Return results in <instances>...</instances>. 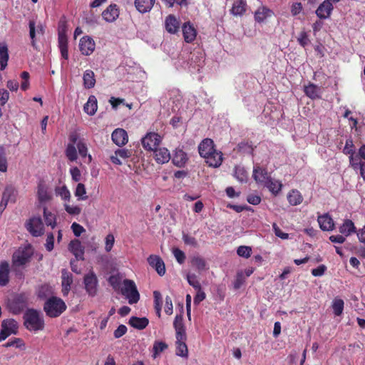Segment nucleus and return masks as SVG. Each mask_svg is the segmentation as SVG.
Returning a JSON list of instances; mask_svg holds the SVG:
<instances>
[{
  "label": "nucleus",
  "instance_id": "nucleus-45",
  "mask_svg": "<svg viewBox=\"0 0 365 365\" xmlns=\"http://www.w3.org/2000/svg\"><path fill=\"white\" fill-rule=\"evenodd\" d=\"M331 308L333 313L336 316H340L343 313L344 309V300L341 299H334L331 304Z\"/></svg>",
  "mask_w": 365,
  "mask_h": 365
},
{
  "label": "nucleus",
  "instance_id": "nucleus-44",
  "mask_svg": "<svg viewBox=\"0 0 365 365\" xmlns=\"http://www.w3.org/2000/svg\"><path fill=\"white\" fill-rule=\"evenodd\" d=\"M272 11L266 8V7H262L257 10V11L255 14V19L258 23L264 21L265 18L268 16H270L272 14Z\"/></svg>",
  "mask_w": 365,
  "mask_h": 365
},
{
  "label": "nucleus",
  "instance_id": "nucleus-48",
  "mask_svg": "<svg viewBox=\"0 0 365 365\" xmlns=\"http://www.w3.org/2000/svg\"><path fill=\"white\" fill-rule=\"evenodd\" d=\"M234 177L240 182H246L247 176L245 168L239 165L235 166Z\"/></svg>",
  "mask_w": 365,
  "mask_h": 365
},
{
  "label": "nucleus",
  "instance_id": "nucleus-5",
  "mask_svg": "<svg viewBox=\"0 0 365 365\" xmlns=\"http://www.w3.org/2000/svg\"><path fill=\"white\" fill-rule=\"evenodd\" d=\"M121 293L128 299V303L130 304L137 303L140 299V294L137 287L132 280L125 279L123 281Z\"/></svg>",
  "mask_w": 365,
  "mask_h": 365
},
{
  "label": "nucleus",
  "instance_id": "nucleus-24",
  "mask_svg": "<svg viewBox=\"0 0 365 365\" xmlns=\"http://www.w3.org/2000/svg\"><path fill=\"white\" fill-rule=\"evenodd\" d=\"M215 149L214 141L211 138H205L198 147L199 153L202 158L210 154Z\"/></svg>",
  "mask_w": 365,
  "mask_h": 365
},
{
  "label": "nucleus",
  "instance_id": "nucleus-55",
  "mask_svg": "<svg viewBox=\"0 0 365 365\" xmlns=\"http://www.w3.org/2000/svg\"><path fill=\"white\" fill-rule=\"evenodd\" d=\"M237 253L239 256L248 258L250 257L252 253V249L247 245H240L237 250Z\"/></svg>",
  "mask_w": 365,
  "mask_h": 365
},
{
  "label": "nucleus",
  "instance_id": "nucleus-34",
  "mask_svg": "<svg viewBox=\"0 0 365 365\" xmlns=\"http://www.w3.org/2000/svg\"><path fill=\"white\" fill-rule=\"evenodd\" d=\"M304 92L307 97L312 100L320 98L319 88L314 83H309L304 87Z\"/></svg>",
  "mask_w": 365,
  "mask_h": 365
},
{
  "label": "nucleus",
  "instance_id": "nucleus-54",
  "mask_svg": "<svg viewBox=\"0 0 365 365\" xmlns=\"http://www.w3.org/2000/svg\"><path fill=\"white\" fill-rule=\"evenodd\" d=\"M173 254L176 260L178 261V263H179L180 264H182L185 263V261L186 259V255L184 252H182L178 248H174L173 250Z\"/></svg>",
  "mask_w": 365,
  "mask_h": 365
},
{
  "label": "nucleus",
  "instance_id": "nucleus-56",
  "mask_svg": "<svg viewBox=\"0 0 365 365\" xmlns=\"http://www.w3.org/2000/svg\"><path fill=\"white\" fill-rule=\"evenodd\" d=\"M86 194V189L85 188L84 184L81 182L78 183L75 190V195L76 197H81V199L85 200L87 198V196L85 195Z\"/></svg>",
  "mask_w": 365,
  "mask_h": 365
},
{
  "label": "nucleus",
  "instance_id": "nucleus-57",
  "mask_svg": "<svg viewBox=\"0 0 365 365\" xmlns=\"http://www.w3.org/2000/svg\"><path fill=\"white\" fill-rule=\"evenodd\" d=\"M245 283V275L242 272L237 273L233 287L235 289H240L242 285Z\"/></svg>",
  "mask_w": 365,
  "mask_h": 365
},
{
  "label": "nucleus",
  "instance_id": "nucleus-36",
  "mask_svg": "<svg viewBox=\"0 0 365 365\" xmlns=\"http://www.w3.org/2000/svg\"><path fill=\"white\" fill-rule=\"evenodd\" d=\"M288 202L292 206L300 205L303 202V196L301 192L297 190H292L288 193Z\"/></svg>",
  "mask_w": 365,
  "mask_h": 365
},
{
  "label": "nucleus",
  "instance_id": "nucleus-46",
  "mask_svg": "<svg viewBox=\"0 0 365 365\" xmlns=\"http://www.w3.org/2000/svg\"><path fill=\"white\" fill-rule=\"evenodd\" d=\"M65 154L66 158L71 162L76 161L78 158V153L75 145L68 144Z\"/></svg>",
  "mask_w": 365,
  "mask_h": 365
},
{
  "label": "nucleus",
  "instance_id": "nucleus-38",
  "mask_svg": "<svg viewBox=\"0 0 365 365\" xmlns=\"http://www.w3.org/2000/svg\"><path fill=\"white\" fill-rule=\"evenodd\" d=\"M339 232L345 236H349L351 233H355L356 227L351 220H345L344 223L339 227Z\"/></svg>",
  "mask_w": 365,
  "mask_h": 365
},
{
  "label": "nucleus",
  "instance_id": "nucleus-60",
  "mask_svg": "<svg viewBox=\"0 0 365 365\" xmlns=\"http://www.w3.org/2000/svg\"><path fill=\"white\" fill-rule=\"evenodd\" d=\"M54 241H55V237H54L53 234V233L48 234L46 240V243H45V247L47 251L51 252L53 250Z\"/></svg>",
  "mask_w": 365,
  "mask_h": 365
},
{
  "label": "nucleus",
  "instance_id": "nucleus-12",
  "mask_svg": "<svg viewBox=\"0 0 365 365\" xmlns=\"http://www.w3.org/2000/svg\"><path fill=\"white\" fill-rule=\"evenodd\" d=\"M147 261L148 264L155 269L160 276H163L165 274L166 269L165 263L159 255H150L147 258Z\"/></svg>",
  "mask_w": 365,
  "mask_h": 365
},
{
  "label": "nucleus",
  "instance_id": "nucleus-14",
  "mask_svg": "<svg viewBox=\"0 0 365 365\" xmlns=\"http://www.w3.org/2000/svg\"><path fill=\"white\" fill-rule=\"evenodd\" d=\"M119 9L117 5L108 6L101 14L103 19L108 23L114 22L119 16Z\"/></svg>",
  "mask_w": 365,
  "mask_h": 365
},
{
  "label": "nucleus",
  "instance_id": "nucleus-49",
  "mask_svg": "<svg viewBox=\"0 0 365 365\" xmlns=\"http://www.w3.org/2000/svg\"><path fill=\"white\" fill-rule=\"evenodd\" d=\"M76 146H77V149H78V151L81 157L83 158H85L87 156L88 158V163L91 162L92 157H91V155H90V154L87 153L88 148L86 146V143H84V142H83V141H81V140H80L78 141V143H77Z\"/></svg>",
  "mask_w": 365,
  "mask_h": 365
},
{
  "label": "nucleus",
  "instance_id": "nucleus-10",
  "mask_svg": "<svg viewBox=\"0 0 365 365\" xmlns=\"http://www.w3.org/2000/svg\"><path fill=\"white\" fill-rule=\"evenodd\" d=\"M29 37L31 38V44L34 48H36V36H43L44 27L42 24H36L33 20L29 22Z\"/></svg>",
  "mask_w": 365,
  "mask_h": 365
},
{
  "label": "nucleus",
  "instance_id": "nucleus-28",
  "mask_svg": "<svg viewBox=\"0 0 365 365\" xmlns=\"http://www.w3.org/2000/svg\"><path fill=\"white\" fill-rule=\"evenodd\" d=\"M9 59V48L6 42H0V69L4 70Z\"/></svg>",
  "mask_w": 365,
  "mask_h": 365
},
{
  "label": "nucleus",
  "instance_id": "nucleus-47",
  "mask_svg": "<svg viewBox=\"0 0 365 365\" xmlns=\"http://www.w3.org/2000/svg\"><path fill=\"white\" fill-rule=\"evenodd\" d=\"M168 347V344L163 341H157L154 343L153 347V357L156 359L158 355Z\"/></svg>",
  "mask_w": 365,
  "mask_h": 365
},
{
  "label": "nucleus",
  "instance_id": "nucleus-39",
  "mask_svg": "<svg viewBox=\"0 0 365 365\" xmlns=\"http://www.w3.org/2000/svg\"><path fill=\"white\" fill-rule=\"evenodd\" d=\"M247 3L245 0H237L233 3L231 13L234 15H242L246 12Z\"/></svg>",
  "mask_w": 365,
  "mask_h": 365
},
{
  "label": "nucleus",
  "instance_id": "nucleus-15",
  "mask_svg": "<svg viewBox=\"0 0 365 365\" xmlns=\"http://www.w3.org/2000/svg\"><path fill=\"white\" fill-rule=\"evenodd\" d=\"M112 140L118 146H123L128 142V133L121 128H117L112 133Z\"/></svg>",
  "mask_w": 365,
  "mask_h": 365
},
{
  "label": "nucleus",
  "instance_id": "nucleus-40",
  "mask_svg": "<svg viewBox=\"0 0 365 365\" xmlns=\"http://www.w3.org/2000/svg\"><path fill=\"white\" fill-rule=\"evenodd\" d=\"M264 186L274 195H277L282 190V184L280 181L272 179L271 177L265 183Z\"/></svg>",
  "mask_w": 365,
  "mask_h": 365
},
{
  "label": "nucleus",
  "instance_id": "nucleus-30",
  "mask_svg": "<svg viewBox=\"0 0 365 365\" xmlns=\"http://www.w3.org/2000/svg\"><path fill=\"white\" fill-rule=\"evenodd\" d=\"M72 282L73 278L71 274L66 271L63 272L61 277V285L63 296H66L69 293Z\"/></svg>",
  "mask_w": 365,
  "mask_h": 365
},
{
  "label": "nucleus",
  "instance_id": "nucleus-52",
  "mask_svg": "<svg viewBox=\"0 0 365 365\" xmlns=\"http://www.w3.org/2000/svg\"><path fill=\"white\" fill-rule=\"evenodd\" d=\"M56 194L61 196L64 200H69L71 198V192L66 187V185L56 188Z\"/></svg>",
  "mask_w": 365,
  "mask_h": 365
},
{
  "label": "nucleus",
  "instance_id": "nucleus-19",
  "mask_svg": "<svg viewBox=\"0 0 365 365\" xmlns=\"http://www.w3.org/2000/svg\"><path fill=\"white\" fill-rule=\"evenodd\" d=\"M317 222L322 230H331L334 227V221L329 213L318 215Z\"/></svg>",
  "mask_w": 365,
  "mask_h": 365
},
{
  "label": "nucleus",
  "instance_id": "nucleus-61",
  "mask_svg": "<svg viewBox=\"0 0 365 365\" xmlns=\"http://www.w3.org/2000/svg\"><path fill=\"white\" fill-rule=\"evenodd\" d=\"M359 155H355L354 153H351V155H349V160L350 165L354 169H358L360 167V164L363 162H359Z\"/></svg>",
  "mask_w": 365,
  "mask_h": 365
},
{
  "label": "nucleus",
  "instance_id": "nucleus-3",
  "mask_svg": "<svg viewBox=\"0 0 365 365\" xmlns=\"http://www.w3.org/2000/svg\"><path fill=\"white\" fill-rule=\"evenodd\" d=\"M24 326L27 330L37 331L44 328L43 317L36 309H27L24 314Z\"/></svg>",
  "mask_w": 365,
  "mask_h": 365
},
{
  "label": "nucleus",
  "instance_id": "nucleus-50",
  "mask_svg": "<svg viewBox=\"0 0 365 365\" xmlns=\"http://www.w3.org/2000/svg\"><path fill=\"white\" fill-rule=\"evenodd\" d=\"M191 264L199 271H202L206 269L205 260L202 257H193L191 259Z\"/></svg>",
  "mask_w": 365,
  "mask_h": 365
},
{
  "label": "nucleus",
  "instance_id": "nucleus-13",
  "mask_svg": "<svg viewBox=\"0 0 365 365\" xmlns=\"http://www.w3.org/2000/svg\"><path fill=\"white\" fill-rule=\"evenodd\" d=\"M333 9L331 0H324L318 6L316 14L320 19H327L331 16Z\"/></svg>",
  "mask_w": 365,
  "mask_h": 365
},
{
  "label": "nucleus",
  "instance_id": "nucleus-17",
  "mask_svg": "<svg viewBox=\"0 0 365 365\" xmlns=\"http://www.w3.org/2000/svg\"><path fill=\"white\" fill-rule=\"evenodd\" d=\"M58 43L61 57L66 60L68 59V38L66 33L59 31L58 34Z\"/></svg>",
  "mask_w": 365,
  "mask_h": 365
},
{
  "label": "nucleus",
  "instance_id": "nucleus-58",
  "mask_svg": "<svg viewBox=\"0 0 365 365\" xmlns=\"http://www.w3.org/2000/svg\"><path fill=\"white\" fill-rule=\"evenodd\" d=\"M297 41L302 46L305 47L310 42L307 31H302L299 33V35L297 38Z\"/></svg>",
  "mask_w": 365,
  "mask_h": 365
},
{
  "label": "nucleus",
  "instance_id": "nucleus-64",
  "mask_svg": "<svg viewBox=\"0 0 365 365\" xmlns=\"http://www.w3.org/2000/svg\"><path fill=\"white\" fill-rule=\"evenodd\" d=\"M197 294L194 297V304H199L202 300L205 299V294L202 289V287L197 289Z\"/></svg>",
  "mask_w": 365,
  "mask_h": 365
},
{
  "label": "nucleus",
  "instance_id": "nucleus-35",
  "mask_svg": "<svg viewBox=\"0 0 365 365\" xmlns=\"http://www.w3.org/2000/svg\"><path fill=\"white\" fill-rule=\"evenodd\" d=\"M83 86L86 88H92L95 86L96 81L95 73L91 70H86L83 73Z\"/></svg>",
  "mask_w": 365,
  "mask_h": 365
},
{
  "label": "nucleus",
  "instance_id": "nucleus-18",
  "mask_svg": "<svg viewBox=\"0 0 365 365\" xmlns=\"http://www.w3.org/2000/svg\"><path fill=\"white\" fill-rule=\"evenodd\" d=\"M182 29L183 38L187 43H191L195 40L197 30L192 24L190 22L185 23Z\"/></svg>",
  "mask_w": 365,
  "mask_h": 365
},
{
  "label": "nucleus",
  "instance_id": "nucleus-63",
  "mask_svg": "<svg viewBox=\"0 0 365 365\" xmlns=\"http://www.w3.org/2000/svg\"><path fill=\"white\" fill-rule=\"evenodd\" d=\"M71 229H72V232H73V235L76 237L81 236V234L85 230V228L82 225H81L80 224H78L76 222L72 223Z\"/></svg>",
  "mask_w": 365,
  "mask_h": 365
},
{
  "label": "nucleus",
  "instance_id": "nucleus-23",
  "mask_svg": "<svg viewBox=\"0 0 365 365\" xmlns=\"http://www.w3.org/2000/svg\"><path fill=\"white\" fill-rule=\"evenodd\" d=\"M253 178L258 183L265 185L270 176L266 168H261L260 166H256L254 168Z\"/></svg>",
  "mask_w": 365,
  "mask_h": 365
},
{
  "label": "nucleus",
  "instance_id": "nucleus-11",
  "mask_svg": "<svg viewBox=\"0 0 365 365\" xmlns=\"http://www.w3.org/2000/svg\"><path fill=\"white\" fill-rule=\"evenodd\" d=\"M95 48L96 43L91 37L86 36L80 39L79 50L81 54L90 56L94 52Z\"/></svg>",
  "mask_w": 365,
  "mask_h": 365
},
{
  "label": "nucleus",
  "instance_id": "nucleus-53",
  "mask_svg": "<svg viewBox=\"0 0 365 365\" xmlns=\"http://www.w3.org/2000/svg\"><path fill=\"white\" fill-rule=\"evenodd\" d=\"M187 283L192 286L195 289H198L200 287H202L200 282L197 280V278L196 277L195 274H191L189 273L187 274Z\"/></svg>",
  "mask_w": 365,
  "mask_h": 365
},
{
  "label": "nucleus",
  "instance_id": "nucleus-62",
  "mask_svg": "<svg viewBox=\"0 0 365 365\" xmlns=\"http://www.w3.org/2000/svg\"><path fill=\"white\" fill-rule=\"evenodd\" d=\"M154 296V304H155V309L159 310L161 309L162 307V300H161V294L158 290H155L153 292Z\"/></svg>",
  "mask_w": 365,
  "mask_h": 365
},
{
  "label": "nucleus",
  "instance_id": "nucleus-7",
  "mask_svg": "<svg viewBox=\"0 0 365 365\" xmlns=\"http://www.w3.org/2000/svg\"><path fill=\"white\" fill-rule=\"evenodd\" d=\"M26 227L34 237H41L43 235V222L40 217L29 219L26 223Z\"/></svg>",
  "mask_w": 365,
  "mask_h": 365
},
{
  "label": "nucleus",
  "instance_id": "nucleus-27",
  "mask_svg": "<svg viewBox=\"0 0 365 365\" xmlns=\"http://www.w3.org/2000/svg\"><path fill=\"white\" fill-rule=\"evenodd\" d=\"M155 2V0H135L134 5L139 12L145 14L153 9Z\"/></svg>",
  "mask_w": 365,
  "mask_h": 365
},
{
  "label": "nucleus",
  "instance_id": "nucleus-4",
  "mask_svg": "<svg viewBox=\"0 0 365 365\" xmlns=\"http://www.w3.org/2000/svg\"><path fill=\"white\" fill-rule=\"evenodd\" d=\"M8 309L13 314H19L28 307V296L24 293L14 294L9 299Z\"/></svg>",
  "mask_w": 365,
  "mask_h": 365
},
{
  "label": "nucleus",
  "instance_id": "nucleus-16",
  "mask_svg": "<svg viewBox=\"0 0 365 365\" xmlns=\"http://www.w3.org/2000/svg\"><path fill=\"white\" fill-rule=\"evenodd\" d=\"M68 250L78 259H83L84 257V247L81 242L78 239H74L70 241L68 245Z\"/></svg>",
  "mask_w": 365,
  "mask_h": 365
},
{
  "label": "nucleus",
  "instance_id": "nucleus-22",
  "mask_svg": "<svg viewBox=\"0 0 365 365\" xmlns=\"http://www.w3.org/2000/svg\"><path fill=\"white\" fill-rule=\"evenodd\" d=\"M155 154V160L158 164H164L168 163L171 159L170 153L165 148H156L153 150Z\"/></svg>",
  "mask_w": 365,
  "mask_h": 365
},
{
  "label": "nucleus",
  "instance_id": "nucleus-20",
  "mask_svg": "<svg viewBox=\"0 0 365 365\" xmlns=\"http://www.w3.org/2000/svg\"><path fill=\"white\" fill-rule=\"evenodd\" d=\"M206 160V163L212 167L217 168L222 163V153L220 151H217L215 148L210 154H208L204 158Z\"/></svg>",
  "mask_w": 365,
  "mask_h": 365
},
{
  "label": "nucleus",
  "instance_id": "nucleus-29",
  "mask_svg": "<svg viewBox=\"0 0 365 365\" xmlns=\"http://www.w3.org/2000/svg\"><path fill=\"white\" fill-rule=\"evenodd\" d=\"M149 323V320L146 317H131L128 320V324L137 329L142 330L144 329Z\"/></svg>",
  "mask_w": 365,
  "mask_h": 365
},
{
  "label": "nucleus",
  "instance_id": "nucleus-42",
  "mask_svg": "<svg viewBox=\"0 0 365 365\" xmlns=\"http://www.w3.org/2000/svg\"><path fill=\"white\" fill-rule=\"evenodd\" d=\"M254 150L253 144L251 141H249V140H244L237 145V150L240 153L253 154Z\"/></svg>",
  "mask_w": 365,
  "mask_h": 365
},
{
  "label": "nucleus",
  "instance_id": "nucleus-59",
  "mask_svg": "<svg viewBox=\"0 0 365 365\" xmlns=\"http://www.w3.org/2000/svg\"><path fill=\"white\" fill-rule=\"evenodd\" d=\"M343 152L346 155H351V153H355L354 145L353 143V140L351 138L346 140V143H345V147L343 150Z\"/></svg>",
  "mask_w": 365,
  "mask_h": 365
},
{
  "label": "nucleus",
  "instance_id": "nucleus-37",
  "mask_svg": "<svg viewBox=\"0 0 365 365\" xmlns=\"http://www.w3.org/2000/svg\"><path fill=\"white\" fill-rule=\"evenodd\" d=\"M43 215L45 224L54 228L56 226V215L49 211L46 207L43 208Z\"/></svg>",
  "mask_w": 365,
  "mask_h": 365
},
{
  "label": "nucleus",
  "instance_id": "nucleus-9",
  "mask_svg": "<svg viewBox=\"0 0 365 365\" xmlns=\"http://www.w3.org/2000/svg\"><path fill=\"white\" fill-rule=\"evenodd\" d=\"M160 143V136L156 133H148L142 139L143 146L145 150H154Z\"/></svg>",
  "mask_w": 365,
  "mask_h": 365
},
{
  "label": "nucleus",
  "instance_id": "nucleus-6",
  "mask_svg": "<svg viewBox=\"0 0 365 365\" xmlns=\"http://www.w3.org/2000/svg\"><path fill=\"white\" fill-rule=\"evenodd\" d=\"M18 322L14 319H3L1 322V339L4 341L11 334H16L18 332Z\"/></svg>",
  "mask_w": 365,
  "mask_h": 365
},
{
  "label": "nucleus",
  "instance_id": "nucleus-2",
  "mask_svg": "<svg viewBox=\"0 0 365 365\" xmlns=\"http://www.w3.org/2000/svg\"><path fill=\"white\" fill-rule=\"evenodd\" d=\"M43 311L46 314L52 318L59 317L66 309V304L63 299L57 297H49L43 304Z\"/></svg>",
  "mask_w": 365,
  "mask_h": 365
},
{
  "label": "nucleus",
  "instance_id": "nucleus-21",
  "mask_svg": "<svg viewBox=\"0 0 365 365\" xmlns=\"http://www.w3.org/2000/svg\"><path fill=\"white\" fill-rule=\"evenodd\" d=\"M10 266L6 260L0 262V286L4 287L9 282Z\"/></svg>",
  "mask_w": 365,
  "mask_h": 365
},
{
  "label": "nucleus",
  "instance_id": "nucleus-41",
  "mask_svg": "<svg viewBox=\"0 0 365 365\" xmlns=\"http://www.w3.org/2000/svg\"><path fill=\"white\" fill-rule=\"evenodd\" d=\"M38 197L41 203L46 202L51 199V195L47 191V187L43 182H41L38 185Z\"/></svg>",
  "mask_w": 365,
  "mask_h": 365
},
{
  "label": "nucleus",
  "instance_id": "nucleus-1",
  "mask_svg": "<svg viewBox=\"0 0 365 365\" xmlns=\"http://www.w3.org/2000/svg\"><path fill=\"white\" fill-rule=\"evenodd\" d=\"M34 255V250L31 245L19 247L12 255V270L17 274L18 267L28 264Z\"/></svg>",
  "mask_w": 365,
  "mask_h": 365
},
{
  "label": "nucleus",
  "instance_id": "nucleus-43",
  "mask_svg": "<svg viewBox=\"0 0 365 365\" xmlns=\"http://www.w3.org/2000/svg\"><path fill=\"white\" fill-rule=\"evenodd\" d=\"M186 341H176V350L175 354L177 356L182 357H187L188 350Z\"/></svg>",
  "mask_w": 365,
  "mask_h": 365
},
{
  "label": "nucleus",
  "instance_id": "nucleus-33",
  "mask_svg": "<svg viewBox=\"0 0 365 365\" xmlns=\"http://www.w3.org/2000/svg\"><path fill=\"white\" fill-rule=\"evenodd\" d=\"M16 193V190L11 185L6 187L2 194V202H5L4 207L7 206L9 202H15Z\"/></svg>",
  "mask_w": 365,
  "mask_h": 365
},
{
  "label": "nucleus",
  "instance_id": "nucleus-31",
  "mask_svg": "<svg viewBox=\"0 0 365 365\" xmlns=\"http://www.w3.org/2000/svg\"><path fill=\"white\" fill-rule=\"evenodd\" d=\"M130 155V151L128 149H117L114 153V155L110 156V160L114 164L121 165L122 162L120 160V158L125 160L129 158Z\"/></svg>",
  "mask_w": 365,
  "mask_h": 365
},
{
  "label": "nucleus",
  "instance_id": "nucleus-25",
  "mask_svg": "<svg viewBox=\"0 0 365 365\" xmlns=\"http://www.w3.org/2000/svg\"><path fill=\"white\" fill-rule=\"evenodd\" d=\"M187 162V154L182 150L177 148L173 156V163L178 167L184 166Z\"/></svg>",
  "mask_w": 365,
  "mask_h": 365
},
{
  "label": "nucleus",
  "instance_id": "nucleus-51",
  "mask_svg": "<svg viewBox=\"0 0 365 365\" xmlns=\"http://www.w3.org/2000/svg\"><path fill=\"white\" fill-rule=\"evenodd\" d=\"M3 346L4 347H6V348L7 347H11V346H14L16 348L24 349L25 348V343L20 338H14V339H13L9 341L6 344H4Z\"/></svg>",
  "mask_w": 365,
  "mask_h": 365
},
{
  "label": "nucleus",
  "instance_id": "nucleus-32",
  "mask_svg": "<svg viewBox=\"0 0 365 365\" xmlns=\"http://www.w3.org/2000/svg\"><path fill=\"white\" fill-rule=\"evenodd\" d=\"M98 109V101L94 96L88 97L87 102L84 104V110L86 114L93 115Z\"/></svg>",
  "mask_w": 365,
  "mask_h": 365
},
{
  "label": "nucleus",
  "instance_id": "nucleus-8",
  "mask_svg": "<svg viewBox=\"0 0 365 365\" xmlns=\"http://www.w3.org/2000/svg\"><path fill=\"white\" fill-rule=\"evenodd\" d=\"M98 279L96 274L93 272L84 275V287L88 295L95 296L98 291Z\"/></svg>",
  "mask_w": 365,
  "mask_h": 365
},
{
  "label": "nucleus",
  "instance_id": "nucleus-26",
  "mask_svg": "<svg viewBox=\"0 0 365 365\" xmlns=\"http://www.w3.org/2000/svg\"><path fill=\"white\" fill-rule=\"evenodd\" d=\"M165 26L169 33L175 34L180 29V22L173 14H170L165 19Z\"/></svg>",
  "mask_w": 365,
  "mask_h": 365
}]
</instances>
